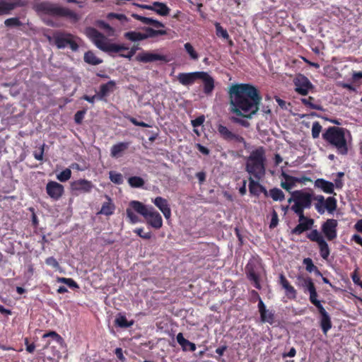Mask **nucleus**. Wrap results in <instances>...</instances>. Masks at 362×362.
<instances>
[{
  "label": "nucleus",
  "mask_w": 362,
  "mask_h": 362,
  "mask_svg": "<svg viewBox=\"0 0 362 362\" xmlns=\"http://www.w3.org/2000/svg\"><path fill=\"white\" fill-rule=\"evenodd\" d=\"M129 185L134 188H141L145 184L144 180L139 176H132L128 179Z\"/></svg>",
  "instance_id": "nucleus-39"
},
{
  "label": "nucleus",
  "mask_w": 362,
  "mask_h": 362,
  "mask_svg": "<svg viewBox=\"0 0 362 362\" xmlns=\"http://www.w3.org/2000/svg\"><path fill=\"white\" fill-rule=\"evenodd\" d=\"M279 223V217L276 211L275 210H273L272 213V219L269 223V228L271 229L274 228L277 226Z\"/></svg>",
  "instance_id": "nucleus-57"
},
{
  "label": "nucleus",
  "mask_w": 362,
  "mask_h": 362,
  "mask_svg": "<svg viewBox=\"0 0 362 362\" xmlns=\"http://www.w3.org/2000/svg\"><path fill=\"white\" fill-rule=\"evenodd\" d=\"M258 309L260 314V317L264 318V314H267L269 310H267L266 306L262 299L258 302Z\"/></svg>",
  "instance_id": "nucleus-61"
},
{
  "label": "nucleus",
  "mask_w": 362,
  "mask_h": 362,
  "mask_svg": "<svg viewBox=\"0 0 362 362\" xmlns=\"http://www.w3.org/2000/svg\"><path fill=\"white\" fill-rule=\"evenodd\" d=\"M200 71H194L189 73H180L177 78L180 83L185 86H192L199 79Z\"/></svg>",
  "instance_id": "nucleus-19"
},
{
  "label": "nucleus",
  "mask_w": 362,
  "mask_h": 362,
  "mask_svg": "<svg viewBox=\"0 0 362 362\" xmlns=\"http://www.w3.org/2000/svg\"><path fill=\"white\" fill-rule=\"evenodd\" d=\"M295 214L298 216V221L299 223L306 221V219H312L311 218H308L304 216V210L302 209H291Z\"/></svg>",
  "instance_id": "nucleus-59"
},
{
  "label": "nucleus",
  "mask_w": 362,
  "mask_h": 362,
  "mask_svg": "<svg viewBox=\"0 0 362 362\" xmlns=\"http://www.w3.org/2000/svg\"><path fill=\"white\" fill-rule=\"evenodd\" d=\"M320 315V327L322 332L326 334L327 332L332 328V324L331 317L328 313L323 308L317 310Z\"/></svg>",
  "instance_id": "nucleus-24"
},
{
  "label": "nucleus",
  "mask_w": 362,
  "mask_h": 362,
  "mask_svg": "<svg viewBox=\"0 0 362 362\" xmlns=\"http://www.w3.org/2000/svg\"><path fill=\"white\" fill-rule=\"evenodd\" d=\"M280 284L282 287L286 290V294L288 298L295 299L296 298L297 292L293 286L290 284L288 281L286 279L284 274H281L279 276Z\"/></svg>",
  "instance_id": "nucleus-27"
},
{
  "label": "nucleus",
  "mask_w": 362,
  "mask_h": 362,
  "mask_svg": "<svg viewBox=\"0 0 362 362\" xmlns=\"http://www.w3.org/2000/svg\"><path fill=\"white\" fill-rule=\"evenodd\" d=\"M93 187L92 182L86 179L74 180L70 185L71 192L76 195L90 193Z\"/></svg>",
  "instance_id": "nucleus-11"
},
{
  "label": "nucleus",
  "mask_w": 362,
  "mask_h": 362,
  "mask_svg": "<svg viewBox=\"0 0 362 362\" xmlns=\"http://www.w3.org/2000/svg\"><path fill=\"white\" fill-rule=\"evenodd\" d=\"M124 37L132 42L141 41L144 40V35L142 33L136 31H129L124 33Z\"/></svg>",
  "instance_id": "nucleus-38"
},
{
  "label": "nucleus",
  "mask_w": 362,
  "mask_h": 362,
  "mask_svg": "<svg viewBox=\"0 0 362 362\" xmlns=\"http://www.w3.org/2000/svg\"><path fill=\"white\" fill-rule=\"evenodd\" d=\"M337 221L334 218L327 219L321 226L322 233L326 239L332 241L337 237Z\"/></svg>",
  "instance_id": "nucleus-12"
},
{
  "label": "nucleus",
  "mask_w": 362,
  "mask_h": 362,
  "mask_svg": "<svg viewBox=\"0 0 362 362\" xmlns=\"http://www.w3.org/2000/svg\"><path fill=\"white\" fill-rule=\"evenodd\" d=\"M45 144H43L40 146L39 151H34L33 156L34 158L40 161L43 160L44 151H45Z\"/></svg>",
  "instance_id": "nucleus-58"
},
{
  "label": "nucleus",
  "mask_w": 362,
  "mask_h": 362,
  "mask_svg": "<svg viewBox=\"0 0 362 362\" xmlns=\"http://www.w3.org/2000/svg\"><path fill=\"white\" fill-rule=\"evenodd\" d=\"M346 134L350 135L349 131L346 129L332 126L325 130L322 137L325 142L335 148L339 154L344 156L349 152Z\"/></svg>",
  "instance_id": "nucleus-3"
},
{
  "label": "nucleus",
  "mask_w": 362,
  "mask_h": 362,
  "mask_svg": "<svg viewBox=\"0 0 362 362\" xmlns=\"http://www.w3.org/2000/svg\"><path fill=\"white\" fill-rule=\"evenodd\" d=\"M140 48L138 45H134L127 54L120 53L119 56L123 58L129 59L130 60L132 57L135 54L136 52Z\"/></svg>",
  "instance_id": "nucleus-51"
},
{
  "label": "nucleus",
  "mask_w": 362,
  "mask_h": 362,
  "mask_svg": "<svg viewBox=\"0 0 362 362\" xmlns=\"http://www.w3.org/2000/svg\"><path fill=\"white\" fill-rule=\"evenodd\" d=\"M303 264L305 266V269L308 272H314V270L316 269V266L313 264V260L308 257L305 258L303 259Z\"/></svg>",
  "instance_id": "nucleus-53"
},
{
  "label": "nucleus",
  "mask_w": 362,
  "mask_h": 362,
  "mask_svg": "<svg viewBox=\"0 0 362 362\" xmlns=\"http://www.w3.org/2000/svg\"><path fill=\"white\" fill-rule=\"evenodd\" d=\"M134 324V320L128 321L125 315L122 314H119L115 320V325L121 328L131 327Z\"/></svg>",
  "instance_id": "nucleus-34"
},
{
  "label": "nucleus",
  "mask_w": 362,
  "mask_h": 362,
  "mask_svg": "<svg viewBox=\"0 0 362 362\" xmlns=\"http://www.w3.org/2000/svg\"><path fill=\"white\" fill-rule=\"evenodd\" d=\"M217 130L221 138L224 140L234 141L238 143H242L245 146L246 145V141L242 136L233 133L226 126L219 124L217 127Z\"/></svg>",
  "instance_id": "nucleus-17"
},
{
  "label": "nucleus",
  "mask_w": 362,
  "mask_h": 362,
  "mask_svg": "<svg viewBox=\"0 0 362 362\" xmlns=\"http://www.w3.org/2000/svg\"><path fill=\"white\" fill-rule=\"evenodd\" d=\"M109 177L111 182L116 185H121L124 182L122 175L115 171H110Z\"/></svg>",
  "instance_id": "nucleus-45"
},
{
  "label": "nucleus",
  "mask_w": 362,
  "mask_h": 362,
  "mask_svg": "<svg viewBox=\"0 0 362 362\" xmlns=\"http://www.w3.org/2000/svg\"><path fill=\"white\" fill-rule=\"evenodd\" d=\"M259 180H257V181L254 180V179L252 177H249V191L250 193L252 195L259 197L260 193H263L265 197H268V191L267 189L259 184L258 182Z\"/></svg>",
  "instance_id": "nucleus-23"
},
{
  "label": "nucleus",
  "mask_w": 362,
  "mask_h": 362,
  "mask_svg": "<svg viewBox=\"0 0 362 362\" xmlns=\"http://www.w3.org/2000/svg\"><path fill=\"white\" fill-rule=\"evenodd\" d=\"M185 51L189 55L190 58L193 60H197L199 59L198 53L194 50L193 46L189 42H187L184 45Z\"/></svg>",
  "instance_id": "nucleus-46"
},
{
  "label": "nucleus",
  "mask_w": 362,
  "mask_h": 362,
  "mask_svg": "<svg viewBox=\"0 0 362 362\" xmlns=\"http://www.w3.org/2000/svg\"><path fill=\"white\" fill-rule=\"evenodd\" d=\"M214 26L216 28V34L218 37L223 38L224 40H229V35L227 30L223 28L220 23L216 22L214 23Z\"/></svg>",
  "instance_id": "nucleus-42"
},
{
  "label": "nucleus",
  "mask_w": 362,
  "mask_h": 362,
  "mask_svg": "<svg viewBox=\"0 0 362 362\" xmlns=\"http://www.w3.org/2000/svg\"><path fill=\"white\" fill-rule=\"evenodd\" d=\"M152 202L163 213L166 219H169L170 218L171 209L166 199L162 197H157Z\"/></svg>",
  "instance_id": "nucleus-22"
},
{
  "label": "nucleus",
  "mask_w": 362,
  "mask_h": 362,
  "mask_svg": "<svg viewBox=\"0 0 362 362\" xmlns=\"http://www.w3.org/2000/svg\"><path fill=\"white\" fill-rule=\"evenodd\" d=\"M143 30L145 31V33H143V35L144 36V40L149 37H155L159 35H165L167 34L166 30L163 29L155 30L151 27H144Z\"/></svg>",
  "instance_id": "nucleus-33"
},
{
  "label": "nucleus",
  "mask_w": 362,
  "mask_h": 362,
  "mask_svg": "<svg viewBox=\"0 0 362 362\" xmlns=\"http://www.w3.org/2000/svg\"><path fill=\"white\" fill-rule=\"evenodd\" d=\"M199 75V79H201L203 81V92L206 95H211L215 87L214 79L205 71H200Z\"/></svg>",
  "instance_id": "nucleus-20"
},
{
  "label": "nucleus",
  "mask_w": 362,
  "mask_h": 362,
  "mask_svg": "<svg viewBox=\"0 0 362 362\" xmlns=\"http://www.w3.org/2000/svg\"><path fill=\"white\" fill-rule=\"evenodd\" d=\"M86 112V110H79L76 112L74 115V121L76 124H80L82 123Z\"/></svg>",
  "instance_id": "nucleus-56"
},
{
  "label": "nucleus",
  "mask_w": 362,
  "mask_h": 362,
  "mask_svg": "<svg viewBox=\"0 0 362 362\" xmlns=\"http://www.w3.org/2000/svg\"><path fill=\"white\" fill-rule=\"evenodd\" d=\"M45 263L57 270L60 269L59 262L54 257H47L45 259Z\"/></svg>",
  "instance_id": "nucleus-55"
},
{
  "label": "nucleus",
  "mask_w": 362,
  "mask_h": 362,
  "mask_svg": "<svg viewBox=\"0 0 362 362\" xmlns=\"http://www.w3.org/2000/svg\"><path fill=\"white\" fill-rule=\"evenodd\" d=\"M107 18L108 19L116 18L119 21H127V16L124 14L110 13L107 14Z\"/></svg>",
  "instance_id": "nucleus-63"
},
{
  "label": "nucleus",
  "mask_w": 362,
  "mask_h": 362,
  "mask_svg": "<svg viewBox=\"0 0 362 362\" xmlns=\"http://www.w3.org/2000/svg\"><path fill=\"white\" fill-rule=\"evenodd\" d=\"M177 341L182 347L183 350H189L190 351H194L197 349L195 344L186 339L182 333H179L177 335Z\"/></svg>",
  "instance_id": "nucleus-31"
},
{
  "label": "nucleus",
  "mask_w": 362,
  "mask_h": 362,
  "mask_svg": "<svg viewBox=\"0 0 362 362\" xmlns=\"http://www.w3.org/2000/svg\"><path fill=\"white\" fill-rule=\"evenodd\" d=\"M76 37L66 32L57 31L55 32L52 37H49V40H53L54 44L58 49H64L69 47L72 51H77L78 45L75 40Z\"/></svg>",
  "instance_id": "nucleus-7"
},
{
  "label": "nucleus",
  "mask_w": 362,
  "mask_h": 362,
  "mask_svg": "<svg viewBox=\"0 0 362 362\" xmlns=\"http://www.w3.org/2000/svg\"><path fill=\"white\" fill-rule=\"evenodd\" d=\"M262 269L261 263L255 259L250 260L245 266L247 278L252 283L253 286L259 290L262 288L260 284V272Z\"/></svg>",
  "instance_id": "nucleus-9"
},
{
  "label": "nucleus",
  "mask_w": 362,
  "mask_h": 362,
  "mask_svg": "<svg viewBox=\"0 0 362 362\" xmlns=\"http://www.w3.org/2000/svg\"><path fill=\"white\" fill-rule=\"evenodd\" d=\"M135 212L141 215L152 228L160 229L163 226L161 215L152 206L145 205L139 201H131L126 213L129 222L132 224L140 222V219Z\"/></svg>",
  "instance_id": "nucleus-2"
},
{
  "label": "nucleus",
  "mask_w": 362,
  "mask_h": 362,
  "mask_svg": "<svg viewBox=\"0 0 362 362\" xmlns=\"http://www.w3.org/2000/svg\"><path fill=\"white\" fill-rule=\"evenodd\" d=\"M317 201V202L315 204V207L317 211L320 214H323L325 213V199L324 196L322 195H317V196H313V200Z\"/></svg>",
  "instance_id": "nucleus-37"
},
{
  "label": "nucleus",
  "mask_w": 362,
  "mask_h": 362,
  "mask_svg": "<svg viewBox=\"0 0 362 362\" xmlns=\"http://www.w3.org/2000/svg\"><path fill=\"white\" fill-rule=\"evenodd\" d=\"M4 25L6 27L8 28L19 27L22 25V23L20 21L19 18L13 17L5 20Z\"/></svg>",
  "instance_id": "nucleus-47"
},
{
  "label": "nucleus",
  "mask_w": 362,
  "mask_h": 362,
  "mask_svg": "<svg viewBox=\"0 0 362 362\" xmlns=\"http://www.w3.org/2000/svg\"><path fill=\"white\" fill-rule=\"evenodd\" d=\"M114 206L110 202L103 204L100 213L106 216H110L114 212Z\"/></svg>",
  "instance_id": "nucleus-48"
},
{
  "label": "nucleus",
  "mask_w": 362,
  "mask_h": 362,
  "mask_svg": "<svg viewBox=\"0 0 362 362\" xmlns=\"http://www.w3.org/2000/svg\"><path fill=\"white\" fill-rule=\"evenodd\" d=\"M136 60L142 63H150L156 61L168 62L167 57L165 55L144 51L137 54Z\"/></svg>",
  "instance_id": "nucleus-18"
},
{
  "label": "nucleus",
  "mask_w": 362,
  "mask_h": 362,
  "mask_svg": "<svg viewBox=\"0 0 362 362\" xmlns=\"http://www.w3.org/2000/svg\"><path fill=\"white\" fill-rule=\"evenodd\" d=\"M314 100V98L309 96L307 98H303L301 100L302 103L305 105L306 107H308L309 108L312 110H322V107L320 105H316L313 103Z\"/></svg>",
  "instance_id": "nucleus-43"
},
{
  "label": "nucleus",
  "mask_w": 362,
  "mask_h": 362,
  "mask_svg": "<svg viewBox=\"0 0 362 362\" xmlns=\"http://www.w3.org/2000/svg\"><path fill=\"white\" fill-rule=\"evenodd\" d=\"M71 171L69 168H66L57 175V178L60 182H66L71 178Z\"/></svg>",
  "instance_id": "nucleus-49"
},
{
  "label": "nucleus",
  "mask_w": 362,
  "mask_h": 362,
  "mask_svg": "<svg viewBox=\"0 0 362 362\" xmlns=\"http://www.w3.org/2000/svg\"><path fill=\"white\" fill-rule=\"evenodd\" d=\"M36 11L53 17H64L74 22L79 20V16L74 11L49 1H42L36 5Z\"/></svg>",
  "instance_id": "nucleus-6"
},
{
  "label": "nucleus",
  "mask_w": 362,
  "mask_h": 362,
  "mask_svg": "<svg viewBox=\"0 0 362 362\" xmlns=\"http://www.w3.org/2000/svg\"><path fill=\"white\" fill-rule=\"evenodd\" d=\"M266 156L264 147L259 146L253 150L246 158L245 170L257 180H261L265 175Z\"/></svg>",
  "instance_id": "nucleus-4"
},
{
  "label": "nucleus",
  "mask_w": 362,
  "mask_h": 362,
  "mask_svg": "<svg viewBox=\"0 0 362 362\" xmlns=\"http://www.w3.org/2000/svg\"><path fill=\"white\" fill-rule=\"evenodd\" d=\"M229 110L236 115L231 120L244 127H249L250 124L245 119H252L259 110L262 97L259 90L250 83H236L228 90Z\"/></svg>",
  "instance_id": "nucleus-1"
},
{
  "label": "nucleus",
  "mask_w": 362,
  "mask_h": 362,
  "mask_svg": "<svg viewBox=\"0 0 362 362\" xmlns=\"http://www.w3.org/2000/svg\"><path fill=\"white\" fill-rule=\"evenodd\" d=\"M129 142H119L111 147L110 155L112 158H119L129 147Z\"/></svg>",
  "instance_id": "nucleus-28"
},
{
  "label": "nucleus",
  "mask_w": 362,
  "mask_h": 362,
  "mask_svg": "<svg viewBox=\"0 0 362 362\" xmlns=\"http://www.w3.org/2000/svg\"><path fill=\"white\" fill-rule=\"evenodd\" d=\"M264 318H261L262 322H268L270 325H273L274 322V313L271 310H268L267 314H264Z\"/></svg>",
  "instance_id": "nucleus-52"
},
{
  "label": "nucleus",
  "mask_w": 362,
  "mask_h": 362,
  "mask_svg": "<svg viewBox=\"0 0 362 362\" xmlns=\"http://www.w3.org/2000/svg\"><path fill=\"white\" fill-rule=\"evenodd\" d=\"M315 188L321 189L322 192L327 194H334V185L332 182L327 181L323 178H318L314 182Z\"/></svg>",
  "instance_id": "nucleus-25"
},
{
  "label": "nucleus",
  "mask_w": 362,
  "mask_h": 362,
  "mask_svg": "<svg viewBox=\"0 0 362 362\" xmlns=\"http://www.w3.org/2000/svg\"><path fill=\"white\" fill-rule=\"evenodd\" d=\"M27 4L25 0H14L13 1L0 0V16L9 15L16 8L25 6Z\"/></svg>",
  "instance_id": "nucleus-15"
},
{
  "label": "nucleus",
  "mask_w": 362,
  "mask_h": 362,
  "mask_svg": "<svg viewBox=\"0 0 362 362\" xmlns=\"http://www.w3.org/2000/svg\"><path fill=\"white\" fill-rule=\"evenodd\" d=\"M310 293V301L312 304H313L317 309H320L321 308H323L320 300H317V293L316 291L315 286H314L313 288H311L310 291H308Z\"/></svg>",
  "instance_id": "nucleus-41"
},
{
  "label": "nucleus",
  "mask_w": 362,
  "mask_h": 362,
  "mask_svg": "<svg viewBox=\"0 0 362 362\" xmlns=\"http://www.w3.org/2000/svg\"><path fill=\"white\" fill-rule=\"evenodd\" d=\"M337 199L334 197H329L325 199V211L327 210L328 212L332 213L337 209Z\"/></svg>",
  "instance_id": "nucleus-40"
},
{
  "label": "nucleus",
  "mask_w": 362,
  "mask_h": 362,
  "mask_svg": "<svg viewBox=\"0 0 362 362\" xmlns=\"http://www.w3.org/2000/svg\"><path fill=\"white\" fill-rule=\"evenodd\" d=\"M294 86L296 92L302 95H306L313 87L309 79L302 74L294 79Z\"/></svg>",
  "instance_id": "nucleus-14"
},
{
  "label": "nucleus",
  "mask_w": 362,
  "mask_h": 362,
  "mask_svg": "<svg viewBox=\"0 0 362 362\" xmlns=\"http://www.w3.org/2000/svg\"><path fill=\"white\" fill-rule=\"evenodd\" d=\"M42 339L45 341V344L43 345L42 350H45L48 348L51 340L56 341L61 346L64 344V339L55 331H49L45 333L42 337Z\"/></svg>",
  "instance_id": "nucleus-21"
},
{
  "label": "nucleus",
  "mask_w": 362,
  "mask_h": 362,
  "mask_svg": "<svg viewBox=\"0 0 362 362\" xmlns=\"http://www.w3.org/2000/svg\"><path fill=\"white\" fill-rule=\"evenodd\" d=\"M132 17L136 20L141 21L142 23H144L145 25H152L156 28H163L165 27V25L162 22H160L158 20L153 19L152 18L142 16L137 13H132Z\"/></svg>",
  "instance_id": "nucleus-26"
},
{
  "label": "nucleus",
  "mask_w": 362,
  "mask_h": 362,
  "mask_svg": "<svg viewBox=\"0 0 362 362\" xmlns=\"http://www.w3.org/2000/svg\"><path fill=\"white\" fill-rule=\"evenodd\" d=\"M85 34L98 49L103 52L118 53L129 49L124 45L108 42L106 37L93 27H87L85 29Z\"/></svg>",
  "instance_id": "nucleus-5"
},
{
  "label": "nucleus",
  "mask_w": 362,
  "mask_h": 362,
  "mask_svg": "<svg viewBox=\"0 0 362 362\" xmlns=\"http://www.w3.org/2000/svg\"><path fill=\"white\" fill-rule=\"evenodd\" d=\"M95 25L100 29L104 30L109 35H113L115 30L108 23L102 20L95 22Z\"/></svg>",
  "instance_id": "nucleus-44"
},
{
  "label": "nucleus",
  "mask_w": 362,
  "mask_h": 362,
  "mask_svg": "<svg viewBox=\"0 0 362 362\" xmlns=\"http://www.w3.org/2000/svg\"><path fill=\"white\" fill-rule=\"evenodd\" d=\"M322 131V126L319 122H315L312 126V136L313 139H317Z\"/></svg>",
  "instance_id": "nucleus-50"
},
{
  "label": "nucleus",
  "mask_w": 362,
  "mask_h": 362,
  "mask_svg": "<svg viewBox=\"0 0 362 362\" xmlns=\"http://www.w3.org/2000/svg\"><path fill=\"white\" fill-rule=\"evenodd\" d=\"M83 59L85 62L91 65H98L103 62V60L98 58L91 51L86 52L84 54Z\"/></svg>",
  "instance_id": "nucleus-36"
},
{
  "label": "nucleus",
  "mask_w": 362,
  "mask_h": 362,
  "mask_svg": "<svg viewBox=\"0 0 362 362\" xmlns=\"http://www.w3.org/2000/svg\"><path fill=\"white\" fill-rule=\"evenodd\" d=\"M314 224L313 219H306V221L299 223L294 228L291 230V234L300 235L303 232L310 230Z\"/></svg>",
  "instance_id": "nucleus-29"
},
{
  "label": "nucleus",
  "mask_w": 362,
  "mask_h": 362,
  "mask_svg": "<svg viewBox=\"0 0 362 362\" xmlns=\"http://www.w3.org/2000/svg\"><path fill=\"white\" fill-rule=\"evenodd\" d=\"M134 232L137 234L140 238L145 239V240H149L151 238V233H144V228H136Z\"/></svg>",
  "instance_id": "nucleus-54"
},
{
  "label": "nucleus",
  "mask_w": 362,
  "mask_h": 362,
  "mask_svg": "<svg viewBox=\"0 0 362 362\" xmlns=\"http://www.w3.org/2000/svg\"><path fill=\"white\" fill-rule=\"evenodd\" d=\"M351 279L354 281V283L358 286H359L361 288L362 281L360 279V276L358 275L357 269H356L352 274H351Z\"/></svg>",
  "instance_id": "nucleus-64"
},
{
  "label": "nucleus",
  "mask_w": 362,
  "mask_h": 362,
  "mask_svg": "<svg viewBox=\"0 0 362 362\" xmlns=\"http://www.w3.org/2000/svg\"><path fill=\"white\" fill-rule=\"evenodd\" d=\"M306 236L310 241L317 244L321 257L327 259L330 255V249L321 233L317 229H313Z\"/></svg>",
  "instance_id": "nucleus-10"
},
{
  "label": "nucleus",
  "mask_w": 362,
  "mask_h": 362,
  "mask_svg": "<svg viewBox=\"0 0 362 362\" xmlns=\"http://www.w3.org/2000/svg\"><path fill=\"white\" fill-rule=\"evenodd\" d=\"M269 196L275 202H282L285 199V194L284 192L277 187L270 189L268 192V197Z\"/></svg>",
  "instance_id": "nucleus-35"
},
{
  "label": "nucleus",
  "mask_w": 362,
  "mask_h": 362,
  "mask_svg": "<svg viewBox=\"0 0 362 362\" xmlns=\"http://www.w3.org/2000/svg\"><path fill=\"white\" fill-rule=\"evenodd\" d=\"M296 183V181H286L285 180V182H281V187L286 189V191H290L294 186H295V184Z\"/></svg>",
  "instance_id": "nucleus-60"
},
{
  "label": "nucleus",
  "mask_w": 362,
  "mask_h": 362,
  "mask_svg": "<svg viewBox=\"0 0 362 362\" xmlns=\"http://www.w3.org/2000/svg\"><path fill=\"white\" fill-rule=\"evenodd\" d=\"M205 117L204 115H201L195 118L194 119L192 120V125L194 127H198L204 122Z\"/></svg>",
  "instance_id": "nucleus-62"
},
{
  "label": "nucleus",
  "mask_w": 362,
  "mask_h": 362,
  "mask_svg": "<svg viewBox=\"0 0 362 362\" xmlns=\"http://www.w3.org/2000/svg\"><path fill=\"white\" fill-rule=\"evenodd\" d=\"M116 83L114 81H109L107 83L102 84L100 86V90L98 93V98L102 100L110 92H113L115 88Z\"/></svg>",
  "instance_id": "nucleus-30"
},
{
  "label": "nucleus",
  "mask_w": 362,
  "mask_h": 362,
  "mask_svg": "<svg viewBox=\"0 0 362 362\" xmlns=\"http://www.w3.org/2000/svg\"><path fill=\"white\" fill-rule=\"evenodd\" d=\"M134 5L143 9L153 11L161 16H168L170 11V8L166 4L160 1H154L151 5L139 4H134Z\"/></svg>",
  "instance_id": "nucleus-13"
},
{
  "label": "nucleus",
  "mask_w": 362,
  "mask_h": 362,
  "mask_svg": "<svg viewBox=\"0 0 362 362\" xmlns=\"http://www.w3.org/2000/svg\"><path fill=\"white\" fill-rule=\"evenodd\" d=\"M297 284L298 286L303 287L305 289V292L306 291H310L315 286L312 279L309 276L304 277L303 276L298 275L297 276Z\"/></svg>",
  "instance_id": "nucleus-32"
},
{
  "label": "nucleus",
  "mask_w": 362,
  "mask_h": 362,
  "mask_svg": "<svg viewBox=\"0 0 362 362\" xmlns=\"http://www.w3.org/2000/svg\"><path fill=\"white\" fill-rule=\"evenodd\" d=\"M313 193H309L303 190H296L291 193V197L288 202L291 203L294 202V204L291 206V209H310L312 206Z\"/></svg>",
  "instance_id": "nucleus-8"
},
{
  "label": "nucleus",
  "mask_w": 362,
  "mask_h": 362,
  "mask_svg": "<svg viewBox=\"0 0 362 362\" xmlns=\"http://www.w3.org/2000/svg\"><path fill=\"white\" fill-rule=\"evenodd\" d=\"M46 192L54 201L59 200L64 192V186L55 181H49L46 185Z\"/></svg>",
  "instance_id": "nucleus-16"
}]
</instances>
